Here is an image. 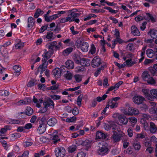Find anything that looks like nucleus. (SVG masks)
I'll list each match as a JSON object with an SVG mask.
<instances>
[{
    "mask_svg": "<svg viewBox=\"0 0 157 157\" xmlns=\"http://www.w3.org/2000/svg\"><path fill=\"white\" fill-rule=\"evenodd\" d=\"M104 127L106 130L108 131L111 129L113 130V134L112 136V137L114 142L119 141L121 138L124 135V133L121 131V129L119 127V126L113 121H111L109 122L108 123L105 124Z\"/></svg>",
    "mask_w": 157,
    "mask_h": 157,
    "instance_id": "1",
    "label": "nucleus"
},
{
    "mask_svg": "<svg viewBox=\"0 0 157 157\" xmlns=\"http://www.w3.org/2000/svg\"><path fill=\"white\" fill-rule=\"evenodd\" d=\"M98 153L101 156L106 155L108 153L109 149L107 144L105 142H101L98 144Z\"/></svg>",
    "mask_w": 157,
    "mask_h": 157,
    "instance_id": "2",
    "label": "nucleus"
},
{
    "mask_svg": "<svg viewBox=\"0 0 157 157\" xmlns=\"http://www.w3.org/2000/svg\"><path fill=\"white\" fill-rule=\"evenodd\" d=\"M141 77L142 79L147 82L148 83L153 85L155 84V81L151 76L148 71H144L142 74Z\"/></svg>",
    "mask_w": 157,
    "mask_h": 157,
    "instance_id": "3",
    "label": "nucleus"
},
{
    "mask_svg": "<svg viewBox=\"0 0 157 157\" xmlns=\"http://www.w3.org/2000/svg\"><path fill=\"white\" fill-rule=\"evenodd\" d=\"M54 151L56 157H64L66 154V150L64 148L62 147L56 148Z\"/></svg>",
    "mask_w": 157,
    "mask_h": 157,
    "instance_id": "4",
    "label": "nucleus"
},
{
    "mask_svg": "<svg viewBox=\"0 0 157 157\" xmlns=\"http://www.w3.org/2000/svg\"><path fill=\"white\" fill-rule=\"evenodd\" d=\"M46 59H43L42 61L43 63L39 66L38 68L37 72L36 73V75H37L39 72H40V74L41 75L46 70L48 64V61H46Z\"/></svg>",
    "mask_w": 157,
    "mask_h": 157,
    "instance_id": "5",
    "label": "nucleus"
},
{
    "mask_svg": "<svg viewBox=\"0 0 157 157\" xmlns=\"http://www.w3.org/2000/svg\"><path fill=\"white\" fill-rule=\"evenodd\" d=\"M56 41L50 42V58L51 55L53 54L55 50L56 51L59 49V47L58 46Z\"/></svg>",
    "mask_w": 157,
    "mask_h": 157,
    "instance_id": "6",
    "label": "nucleus"
},
{
    "mask_svg": "<svg viewBox=\"0 0 157 157\" xmlns=\"http://www.w3.org/2000/svg\"><path fill=\"white\" fill-rule=\"evenodd\" d=\"M101 59L98 56L94 57L91 61L92 67L94 68L98 67L101 63Z\"/></svg>",
    "mask_w": 157,
    "mask_h": 157,
    "instance_id": "7",
    "label": "nucleus"
},
{
    "mask_svg": "<svg viewBox=\"0 0 157 157\" xmlns=\"http://www.w3.org/2000/svg\"><path fill=\"white\" fill-rule=\"evenodd\" d=\"M145 98L139 95L134 96L132 99L133 102L137 105L142 104Z\"/></svg>",
    "mask_w": 157,
    "mask_h": 157,
    "instance_id": "8",
    "label": "nucleus"
},
{
    "mask_svg": "<svg viewBox=\"0 0 157 157\" xmlns=\"http://www.w3.org/2000/svg\"><path fill=\"white\" fill-rule=\"evenodd\" d=\"M80 143L81 145L85 147V149L86 150H88L91 146V142L88 139L81 140Z\"/></svg>",
    "mask_w": 157,
    "mask_h": 157,
    "instance_id": "9",
    "label": "nucleus"
},
{
    "mask_svg": "<svg viewBox=\"0 0 157 157\" xmlns=\"http://www.w3.org/2000/svg\"><path fill=\"white\" fill-rule=\"evenodd\" d=\"M148 36L153 39H156L157 38V30L154 29H151L147 33Z\"/></svg>",
    "mask_w": 157,
    "mask_h": 157,
    "instance_id": "10",
    "label": "nucleus"
},
{
    "mask_svg": "<svg viewBox=\"0 0 157 157\" xmlns=\"http://www.w3.org/2000/svg\"><path fill=\"white\" fill-rule=\"evenodd\" d=\"M131 31L132 34L135 36H139L140 35V32L135 25L132 26L131 28Z\"/></svg>",
    "mask_w": 157,
    "mask_h": 157,
    "instance_id": "11",
    "label": "nucleus"
},
{
    "mask_svg": "<svg viewBox=\"0 0 157 157\" xmlns=\"http://www.w3.org/2000/svg\"><path fill=\"white\" fill-rule=\"evenodd\" d=\"M61 73L60 69L59 68H56L52 71V74L55 78H59L61 76Z\"/></svg>",
    "mask_w": 157,
    "mask_h": 157,
    "instance_id": "12",
    "label": "nucleus"
},
{
    "mask_svg": "<svg viewBox=\"0 0 157 157\" xmlns=\"http://www.w3.org/2000/svg\"><path fill=\"white\" fill-rule=\"evenodd\" d=\"M90 61L89 59L88 58H82L79 64H80L82 67H87L90 65Z\"/></svg>",
    "mask_w": 157,
    "mask_h": 157,
    "instance_id": "13",
    "label": "nucleus"
},
{
    "mask_svg": "<svg viewBox=\"0 0 157 157\" xmlns=\"http://www.w3.org/2000/svg\"><path fill=\"white\" fill-rule=\"evenodd\" d=\"M118 120L121 124H126L128 122V119L126 117L123 115H120L119 116Z\"/></svg>",
    "mask_w": 157,
    "mask_h": 157,
    "instance_id": "14",
    "label": "nucleus"
},
{
    "mask_svg": "<svg viewBox=\"0 0 157 157\" xmlns=\"http://www.w3.org/2000/svg\"><path fill=\"white\" fill-rule=\"evenodd\" d=\"M43 105L44 107L42 108L40 111L41 113H44L47 110V108L49 107V98H48L46 100H45L44 103Z\"/></svg>",
    "mask_w": 157,
    "mask_h": 157,
    "instance_id": "15",
    "label": "nucleus"
},
{
    "mask_svg": "<svg viewBox=\"0 0 157 157\" xmlns=\"http://www.w3.org/2000/svg\"><path fill=\"white\" fill-rule=\"evenodd\" d=\"M148 131H150L152 133H155L157 131V128L154 123L150 122Z\"/></svg>",
    "mask_w": 157,
    "mask_h": 157,
    "instance_id": "16",
    "label": "nucleus"
},
{
    "mask_svg": "<svg viewBox=\"0 0 157 157\" xmlns=\"http://www.w3.org/2000/svg\"><path fill=\"white\" fill-rule=\"evenodd\" d=\"M78 10L76 9H73L71 11L70 17H72V19H74L77 17H78L81 15V13H75V12L77 11Z\"/></svg>",
    "mask_w": 157,
    "mask_h": 157,
    "instance_id": "17",
    "label": "nucleus"
},
{
    "mask_svg": "<svg viewBox=\"0 0 157 157\" xmlns=\"http://www.w3.org/2000/svg\"><path fill=\"white\" fill-rule=\"evenodd\" d=\"M149 71L152 75L157 76V64H154L153 67L150 68Z\"/></svg>",
    "mask_w": 157,
    "mask_h": 157,
    "instance_id": "18",
    "label": "nucleus"
},
{
    "mask_svg": "<svg viewBox=\"0 0 157 157\" xmlns=\"http://www.w3.org/2000/svg\"><path fill=\"white\" fill-rule=\"evenodd\" d=\"M26 110V113L25 112H20L18 113V115L23 114L25 116H26V115L30 116L33 113V110L30 107H28Z\"/></svg>",
    "mask_w": 157,
    "mask_h": 157,
    "instance_id": "19",
    "label": "nucleus"
},
{
    "mask_svg": "<svg viewBox=\"0 0 157 157\" xmlns=\"http://www.w3.org/2000/svg\"><path fill=\"white\" fill-rule=\"evenodd\" d=\"M89 47L88 43L86 42H83L80 48L82 52H86L88 50Z\"/></svg>",
    "mask_w": 157,
    "mask_h": 157,
    "instance_id": "20",
    "label": "nucleus"
},
{
    "mask_svg": "<svg viewBox=\"0 0 157 157\" xmlns=\"http://www.w3.org/2000/svg\"><path fill=\"white\" fill-rule=\"evenodd\" d=\"M46 130V125L44 123L41 124L39 126L37 131L40 134L43 133Z\"/></svg>",
    "mask_w": 157,
    "mask_h": 157,
    "instance_id": "21",
    "label": "nucleus"
},
{
    "mask_svg": "<svg viewBox=\"0 0 157 157\" xmlns=\"http://www.w3.org/2000/svg\"><path fill=\"white\" fill-rule=\"evenodd\" d=\"M50 140H52V142L54 144H56L58 141H60V139L59 138V136L57 134L54 135L50 138Z\"/></svg>",
    "mask_w": 157,
    "mask_h": 157,
    "instance_id": "22",
    "label": "nucleus"
},
{
    "mask_svg": "<svg viewBox=\"0 0 157 157\" xmlns=\"http://www.w3.org/2000/svg\"><path fill=\"white\" fill-rule=\"evenodd\" d=\"M35 19L32 17H29L28 19V28H32L35 25Z\"/></svg>",
    "mask_w": 157,
    "mask_h": 157,
    "instance_id": "23",
    "label": "nucleus"
},
{
    "mask_svg": "<svg viewBox=\"0 0 157 157\" xmlns=\"http://www.w3.org/2000/svg\"><path fill=\"white\" fill-rule=\"evenodd\" d=\"M13 69L15 71L16 76H18L20 74V71L21 70V67L19 65H16L13 66Z\"/></svg>",
    "mask_w": 157,
    "mask_h": 157,
    "instance_id": "24",
    "label": "nucleus"
},
{
    "mask_svg": "<svg viewBox=\"0 0 157 157\" xmlns=\"http://www.w3.org/2000/svg\"><path fill=\"white\" fill-rule=\"evenodd\" d=\"M106 138V135L103 132L98 131L96 134V138L98 139H105Z\"/></svg>",
    "mask_w": 157,
    "mask_h": 157,
    "instance_id": "25",
    "label": "nucleus"
},
{
    "mask_svg": "<svg viewBox=\"0 0 157 157\" xmlns=\"http://www.w3.org/2000/svg\"><path fill=\"white\" fill-rule=\"evenodd\" d=\"M65 65L68 69H73L74 67V63L71 60H67L65 62Z\"/></svg>",
    "mask_w": 157,
    "mask_h": 157,
    "instance_id": "26",
    "label": "nucleus"
},
{
    "mask_svg": "<svg viewBox=\"0 0 157 157\" xmlns=\"http://www.w3.org/2000/svg\"><path fill=\"white\" fill-rule=\"evenodd\" d=\"M146 15L149 18V19L147 20L148 22L150 21V20L153 23L156 21V18L155 17L156 16L155 15H154V16L151 14L149 13H146Z\"/></svg>",
    "mask_w": 157,
    "mask_h": 157,
    "instance_id": "27",
    "label": "nucleus"
},
{
    "mask_svg": "<svg viewBox=\"0 0 157 157\" xmlns=\"http://www.w3.org/2000/svg\"><path fill=\"white\" fill-rule=\"evenodd\" d=\"M76 82L77 83L80 82L82 80V75L79 74H76L74 76Z\"/></svg>",
    "mask_w": 157,
    "mask_h": 157,
    "instance_id": "28",
    "label": "nucleus"
},
{
    "mask_svg": "<svg viewBox=\"0 0 157 157\" xmlns=\"http://www.w3.org/2000/svg\"><path fill=\"white\" fill-rule=\"evenodd\" d=\"M73 75L72 73L70 72L69 71H67V72L64 75V77L67 80H72Z\"/></svg>",
    "mask_w": 157,
    "mask_h": 157,
    "instance_id": "29",
    "label": "nucleus"
},
{
    "mask_svg": "<svg viewBox=\"0 0 157 157\" xmlns=\"http://www.w3.org/2000/svg\"><path fill=\"white\" fill-rule=\"evenodd\" d=\"M57 120L55 117L50 118V126L53 127L57 123Z\"/></svg>",
    "mask_w": 157,
    "mask_h": 157,
    "instance_id": "30",
    "label": "nucleus"
},
{
    "mask_svg": "<svg viewBox=\"0 0 157 157\" xmlns=\"http://www.w3.org/2000/svg\"><path fill=\"white\" fill-rule=\"evenodd\" d=\"M132 107H130L128 109H125L124 111V113L125 115H133Z\"/></svg>",
    "mask_w": 157,
    "mask_h": 157,
    "instance_id": "31",
    "label": "nucleus"
},
{
    "mask_svg": "<svg viewBox=\"0 0 157 157\" xmlns=\"http://www.w3.org/2000/svg\"><path fill=\"white\" fill-rule=\"evenodd\" d=\"M146 52L147 56L149 58H152L155 54L154 51L151 49H147Z\"/></svg>",
    "mask_w": 157,
    "mask_h": 157,
    "instance_id": "32",
    "label": "nucleus"
},
{
    "mask_svg": "<svg viewBox=\"0 0 157 157\" xmlns=\"http://www.w3.org/2000/svg\"><path fill=\"white\" fill-rule=\"evenodd\" d=\"M132 59L131 58L127 59L125 61L126 63V65L129 67H131L136 63V61H132Z\"/></svg>",
    "mask_w": 157,
    "mask_h": 157,
    "instance_id": "33",
    "label": "nucleus"
},
{
    "mask_svg": "<svg viewBox=\"0 0 157 157\" xmlns=\"http://www.w3.org/2000/svg\"><path fill=\"white\" fill-rule=\"evenodd\" d=\"M71 40L69 38L63 41V42L66 45H67L68 46H74V44L73 42H71Z\"/></svg>",
    "mask_w": 157,
    "mask_h": 157,
    "instance_id": "34",
    "label": "nucleus"
},
{
    "mask_svg": "<svg viewBox=\"0 0 157 157\" xmlns=\"http://www.w3.org/2000/svg\"><path fill=\"white\" fill-rule=\"evenodd\" d=\"M73 50V48H72L69 47L63 51V54L64 55H67L72 52Z\"/></svg>",
    "mask_w": 157,
    "mask_h": 157,
    "instance_id": "35",
    "label": "nucleus"
},
{
    "mask_svg": "<svg viewBox=\"0 0 157 157\" xmlns=\"http://www.w3.org/2000/svg\"><path fill=\"white\" fill-rule=\"evenodd\" d=\"M85 70V68L83 67L77 66L75 69V72L76 73H80L84 71Z\"/></svg>",
    "mask_w": 157,
    "mask_h": 157,
    "instance_id": "36",
    "label": "nucleus"
},
{
    "mask_svg": "<svg viewBox=\"0 0 157 157\" xmlns=\"http://www.w3.org/2000/svg\"><path fill=\"white\" fill-rule=\"evenodd\" d=\"M68 112L70 113L72 112L74 116H76L78 114L79 111L78 107H74L72 110H70L68 111Z\"/></svg>",
    "mask_w": 157,
    "mask_h": 157,
    "instance_id": "37",
    "label": "nucleus"
},
{
    "mask_svg": "<svg viewBox=\"0 0 157 157\" xmlns=\"http://www.w3.org/2000/svg\"><path fill=\"white\" fill-rule=\"evenodd\" d=\"M82 95L80 94L78 97L77 99V104L79 107H80L81 106V102L82 99Z\"/></svg>",
    "mask_w": 157,
    "mask_h": 157,
    "instance_id": "38",
    "label": "nucleus"
},
{
    "mask_svg": "<svg viewBox=\"0 0 157 157\" xmlns=\"http://www.w3.org/2000/svg\"><path fill=\"white\" fill-rule=\"evenodd\" d=\"M142 92L144 94L148 97V99L150 100L152 99V98H151V96L149 94L148 90L147 89H143L142 90Z\"/></svg>",
    "mask_w": 157,
    "mask_h": 157,
    "instance_id": "39",
    "label": "nucleus"
},
{
    "mask_svg": "<svg viewBox=\"0 0 157 157\" xmlns=\"http://www.w3.org/2000/svg\"><path fill=\"white\" fill-rule=\"evenodd\" d=\"M134 149L136 150H139L141 148V145L139 142H135L133 144Z\"/></svg>",
    "mask_w": 157,
    "mask_h": 157,
    "instance_id": "40",
    "label": "nucleus"
},
{
    "mask_svg": "<svg viewBox=\"0 0 157 157\" xmlns=\"http://www.w3.org/2000/svg\"><path fill=\"white\" fill-rule=\"evenodd\" d=\"M143 121L144 123H143V127L144 128V130L148 131L149 128V126L148 124L146 121H144V119H142L141 120V122H142V121Z\"/></svg>",
    "mask_w": 157,
    "mask_h": 157,
    "instance_id": "41",
    "label": "nucleus"
},
{
    "mask_svg": "<svg viewBox=\"0 0 157 157\" xmlns=\"http://www.w3.org/2000/svg\"><path fill=\"white\" fill-rule=\"evenodd\" d=\"M104 9L105 10H108L109 12L110 13H111L116 14L118 12V10H113L109 7L106 6L104 7Z\"/></svg>",
    "mask_w": 157,
    "mask_h": 157,
    "instance_id": "42",
    "label": "nucleus"
},
{
    "mask_svg": "<svg viewBox=\"0 0 157 157\" xmlns=\"http://www.w3.org/2000/svg\"><path fill=\"white\" fill-rule=\"evenodd\" d=\"M43 12L42 10H41L40 9H38L35 12L34 17L35 18H37L38 17L40 14H43Z\"/></svg>",
    "mask_w": 157,
    "mask_h": 157,
    "instance_id": "43",
    "label": "nucleus"
},
{
    "mask_svg": "<svg viewBox=\"0 0 157 157\" xmlns=\"http://www.w3.org/2000/svg\"><path fill=\"white\" fill-rule=\"evenodd\" d=\"M149 112L151 114L157 115V108L155 107H152L150 108L149 110Z\"/></svg>",
    "mask_w": 157,
    "mask_h": 157,
    "instance_id": "44",
    "label": "nucleus"
},
{
    "mask_svg": "<svg viewBox=\"0 0 157 157\" xmlns=\"http://www.w3.org/2000/svg\"><path fill=\"white\" fill-rule=\"evenodd\" d=\"M76 117L73 116L70 118H67L66 119V121L68 123L74 122L76 121Z\"/></svg>",
    "mask_w": 157,
    "mask_h": 157,
    "instance_id": "45",
    "label": "nucleus"
},
{
    "mask_svg": "<svg viewBox=\"0 0 157 157\" xmlns=\"http://www.w3.org/2000/svg\"><path fill=\"white\" fill-rule=\"evenodd\" d=\"M10 126L9 125L5 126L4 128L1 129L0 130L1 136L2 134H5L7 131L8 129H9V127Z\"/></svg>",
    "mask_w": 157,
    "mask_h": 157,
    "instance_id": "46",
    "label": "nucleus"
},
{
    "mask_svg": "<svg viewBox=\"0 0 157 157\" xmlns=\"http://www.w3.org/2000/svg\"><path fill=\"white\" fill-rule=\"evenodd\" d=\"M67 18H62L60 20V22L61 23H65L68 21H71V17L69 16Z\"/></svg>",
    "mask_w": 157,
    "mask_h": 157,
    "instance_id": "47",
    "label": "nucleus"
},
{
    "mask_svg": "<svg viewBox=\"0 0 157 157\" xmlns=\"http://www.w3.org/2000/svg\"><path fill=\"white\" fill-rule=\"evenodd\" d=\"M74 59L76 63L79 64L82 59L80 56L78 54H75L74 56Z\"/></svg>",
    "mask_w": 157,
    "mask_h": 157,
    "instance_id": "48",
    "label": "nucleus"
},
{
    "mask_svg": "<svg viewBox=\"0 0 157 157\" xmlns=\"http://www.w3.org/2000/svg\"><path fill=\"white\" fill-rule=\"evenodd\" d=\"M24 46V43L19 42L16 44L15 47L16 49H18L23 48Z\"/></svg>",
    "mask_w": 157,
    "mask_h": 157,
    "instance_id": "49",
    "label": "nucleus"
},
{
    "mask_svg": "<svg viewBox=\"0 0 157 157\" xmlns=\"http://www.w3.org/2000/svg\"><path fill=\"white\" fill-rule=\"evenodd\" d=\"M60 71L62 74L64 73L66 71L67 72V71H68L67 67L64 65H62L60 67Z\"/></svg>",
    "mask_w": 157,
    "mask_h": 157,
    "instance_id": "50",
    "label": "nucleus"
},
{
    "mask_svg": "<svg viewBox=\"0 0 157 157\" xmlns=\"http://www.w3.org/2000/svg\"><path fill=\"white\" fill-rule=\"evenodd\" d=\"M96 48L94 44H92L91 46L90 49V53L93 55L96 52Z\"/></svg>",
    "mask_w": 157,
    "mask_h": 157,
    "instance_id": "51",
    "label": "nucleus"
},
{
    "mask_svg": "<svg viewBox=\"0 0 157 157\" xmlns=\"http://www.w3.org/2000/svg\"><path fill=\"white\" fill-rule=\"evenodd\" d=\"M9 92L6 90H0V95L2 96H6L9 95Z\"/></svg>",
    "mask_w": 157,
    "mask_h": 157,
    "instance_id": "52",
    "label": "nucleus"
},
{
    "mask_svg": "<svg viewBox=\"0 0 157 157\" xmlns=\"http://www.w3.org/2000/svg\"><path fill=\"white\" fill-rule=\"evenodd\" d=\"M151 94L155 98H157V90L152 89L151 91Z\"/></svg>",
    "mask_w": 157,
    "mask_h": 157,
    "instance_id": "53",
    "label": "nucleus"
},
{
    "mask_svg": "<svg viewBox=\"0 0 157 157\" xmlns=\"http://www.w3.org/2000/svg\"><path fill=\"white\" fill-rule=\"evenodd\" d=\"M110 107L111 109H113L115 108H117L118 105V103L117 102H114L113 101H111L110 103Z\"/></svg>",
    "mask_w": 157,
    "mask_h": 157,
    "instance_id": "54",
    "label": "nucleus"
},
{
    "mask_svg": "<svg viewBox=\"0 0 157 157\" xmlns=\"http://www.w3.org/2000/svg\"><path fill=\"white\" fill-rule=\"evenodd\" d=\"M59 17V16H58V14H55L53 15H52L51 16L50 15L49 17V20L50 21H52L53 20H55L58 17Z\"/></svg>",
    "mask_w": 157,
    "mask_h": 157,
    "instance_id": "55",
    "label": "nucleus"
},
{
    "mask_svg": "<svg viewBox=\"0 0 157 157\" xmlns=\"http://www.w3.org/2000/svg\"><path fill=\"white\" fill-rule=\"evenodd\" d=\"M38 88L40 89H42L44 90H48V88L45 87V86L44 84H40L38 85Z\"/></svg>",
    "mask_w": 157,
    "mask_h": 157,
    "instance_id": "56",
    "label": "nucleus"
},
{
    "mask_svg": "<svg viewBox=\"0 0 157 157\" xmlns=\"http://www.w3.org/2000/svg\"><path fill=\"white\" fill-rule=\"evenodd\" d=\"M145 134L143 133L138 134L137 135V138L138 139H143L145 138Z\"/></svg>",
    "mask_w": 157,
    "mask_h": 157,
    "instance_id": "57",
    "label": "nucleus"
},
{
    "mask_svg": "<svg viewBox=\"0 0 157 157\" xmlns=\"http://www.w3.org/2000/svg\"><path fill=\"white\" fill-rule=\"evenodd\" d=\"M86 155L85 153L81 151L78 153L76 157H85Z\"/></svg>",
    "mask_w": 157,
    "mask_h": 157,
    "instance_id": "58",
    "label": "nucleus"
},
{
    "mask_svg": "<svg viewBox=\"0 0 157 157\" xmlns=\"http://www.w3.org/2000/svg\"><path fill=\"white\" fill-rule=\"evenodd\" d=\"M101 71V69L100 68H98L94 73V76L96 77H97L100 74Z\"/></svg>",
    "mask_w": 157,
    "mask_h": 157,
    "instance_id": "59",
    "label": "nucleus"
},
{
    "mask_svg": "<svg viewBox=\"0 0 157 157\" xmlns=\"http://www.w3.org/2000/svg\"><path fill=\"white\" fill-rule=\"evenodd\" d=\"M147 24V22L146 21H144L142 23V25L140 27V29L142 31H144L146 28V25Z\"/></svg>",
    "mask_w": 157,
    "mask_h": 157,
    "instance_id": "60",
    "label": "nucleus"
},
{
    "mask_svg": "<svg viewBox=\"0 0 157 157\" xmlns=\"http://www.w3.org/2000/svg\"><path fill=\"white\" fill-rule=\"evenodd\" d=\"M128 134V136L131 137H132L133 135V132L132 129V128H129L127 130Z\"/></svg>",
    "mask_w": 157,
    "mask_h": 157,
    "instance_id": "61",
    "label": "nucleus"
},
{
    "mask_svg": "<svg viewBox=\"0 0 157 157\" xmlns=\"http://www.w3.org/2000/svg\"><path fill=\"white\" fill-rule=\"evenodd\" d=\"M35 81L34 80L30 81L27 84V86L28 87H32L35 85Z\"/></svg>",
    "mask_w": 157,
    "mask_h": 157,
    "instance_id": "62",
    "label": "nucleus"
},
{
    "mask_svg": "<svg viewBox=\"0 0 157 157\" xmlns=\"http://www.w3.org/2000/svg\"><path fill=\"white\" fill-rule=\"evenodd\" d=\"M48 26V24H47L46 25L43 26L41 27V28L39 30V33H43L44 32L46 29H47Z\"/></svg>",
    "mask_w": 157,
    "mask_h": 157,
    "instance_id": "63",
    "label": "nucleus"
},
{
    "mask_svg": "<svg viewBox=\"0 0 157 157\" xmlns=\"http://www.w3.org/2000/svg\"><path fill=\"white\" fill-rule=\"evenodd\" d=\"M140 108L142 110L146 111L148 109V106L145 104H143Z\"/></svg>",
    "mask_w": 157,
    "mask_h": 157,
    "instance_id": "64",
    "label": "nucleus"
}]
</instances>
